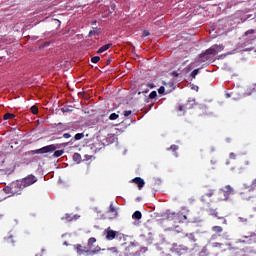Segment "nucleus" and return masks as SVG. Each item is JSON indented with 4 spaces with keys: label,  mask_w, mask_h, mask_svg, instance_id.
Masks as SVG:
<instances>
[{
    "label": "nucleus",
    "mask_w": 256,
    "mask_h": 256,
    "mask_svg": "<svg viewBox=\"0 0 256 256\" xmlns=\"http://www.w3.org/2000/svg\"><path fill=\"white\" fill-rule=\"evenodd\" d=\"M255 190H256V178L252 180L251 184L244 183L243 189L240 192V197L243 199V201H256V195H255Z\"/></svg>",
    "instance_id": "f257e3e1"
},
{
    "label": "nucleus",
    "mask_w": 256,
    "mask_h": 256,
    "mask_svg": "<svg viewBox=\"0 0 256 256\" xmlns=\"http://www.w3.org/2000/svg\"><path fill=\"white\" fill-rule=\"evenodd\" d=\"M23 189H25V187L20 180H16L9 186L4 187L3 191L6 193V195H9V197H15V195H21V193H23Z\"/></svg>",
    "instance_id": "f03ea898"
},
{
    "label": "nucleus",
    "mask_w": 256,
    "mask_h": 256,
    "mask_svg": "<svg viewBox=\"0 0 256 256\" xmlns=\"http://www.w3.org/2000/svg\"><path fill=\"white\" fill-rule=\"evenodd\" d=\"M56 150H57V146L55 144H51L36 150H30L26 152L25 155H44V153H53V151H56Z\"/></svg>",
    "instance_id": "7ed1b4c3"
},
{
    "label": "nucleus",
    "mask_w": 256,
    "mask_h": 256,
    "mask_svg": "<svg viewBox=\"0 0 256 256\" xmlns=\"http://www.w3.org/2000/svg\"><path fill=\"white\" fill-rule=\"evenodd\" d=\"M233 193H235V189L231 185H226L224 189L218 191V201H227Z\"/></svg>",
    "instance_id": "20e7f679"
},
{
    "label": "nucleus",
    "mask_w": 256,
    "mask_h": 256,
    "mask_svg": "<svg viewBox=\"0 0 256 256\" xmlns=\"http://www.w3.org/2000/svg\"><path fill=\"white\" fill-rule=\"evenodd\" d=\"M20 183H22V186L24 187V189H26V187H31V185L37 183V177H35V175L33 174H30L25 178L21 179Z\"/></svg>",
    "instance_id": "39448f33"
},
{
    "label": "nucleus",
    "mask_w": 256,
    "mask_h": 256,
    "mask_svg": "<svg viewBox=\"0 0 256 256\" xmlns=\"http://www.w3.org/2000/svg\"><path fill=\"white\" fill-rule=\"evenodd\" d=\"M223 49H225V46H223V44L217 45L214 44L212 45L210 48L206 49V55H217L218 53H221V51H223Z\"/></svg>",
    "instance_id": "423d86ee"
},
{
    "label": "nucleus",
    "mask_w": 256,
    "mask_h": 256,
    "mask_svg": "<svg viewBox=\"0 0 256 256\" xmlns=\"http://www.w3.org/2000/svg\"><path fill=\"white\" fill-rule=\"evenodd\" d=\"M168 219L170 221H174V223H181L183 221H187V216L183 215V213H172L168 215Z\"/></svg>",
    "instance_id": "0eeeda50"
},
{
    "label": "nucleus",
    "mask_w": 256,
    "mask_h": 256,
    "mask_svg": "<svg viewBox=\"0 0 256 256\" xmlns=\"http://www.w3.org/2000/svg\"><path fill=\"white\" fill-rule=\"evenodd\" d=\"M76 253L78 255H85V253H91V248L88 246H83L81 244H76L75 246Z\"/></svg>",
    "instance_id": "6e6552de"
},
{
    "label": "nucleus",
    "mask_w": 256,
    "mask_h": 256,
    "mask_svg": "<svg viewBox=\"0 0 256 256\" xmlns=\"http://www.w3.org/2000/svg\"><path fill=\"white\" fill-rule=\"evenodd\" d=\"M207 211L209 215H211L212 217H216V219L224 220V223H227V220L225 219V217L220 216L219 212H217V209L209 208Z\"/></svg>",
    "instance_id": "1a4fd4ad"
},
{
    "label": "nucleus",
    "mask_w": 256,
    "mask_h": 256,
    "mask_svg": "<svg viewBox=\"0 0 256 256\" xmlns=\"http://www.w3.org/2000/svg\"><path fill=\"white\" fill-rule=\"evenodd\" d=\"M132 183H135V185H137L139 191H141V189L145 187V180H143V178L141 177H136L132 179Z\"/></svg>",
    "instance_id": "9d476101"
},
{
    "label": "nucleus",
    "mask_w": 256,
    "mask_h": 256,
    "mask_svg": "<svg viewBox=\"0 0 256 256\" xmlns=\"http://www.w3.org/2000/svg\"><path fill=\"white\" fill-rule=\"evenodd\" d=\"M106 233H107L106 239H107L108 241H113V239H115V237H117V232L114 231V230H111L110 228H108V229L106 230Z\"/></svg>",
    "instance_id": "9b49d317"
},
{
    "label": "nucleus",
    "mask_w": 256,
    "mask_h": 256,
    "mask_svg": "<svg viewBox=\"0 0 256 256\" xmlns=\"http://www.w3.org/2000/svg\"><path fill=\"white\" fill-rule=\"evenodd\" d=\"M154 87H155V84L147 83V84H141L140 89L142 90V93H149V89H153Z\"/></svg>",
    "instance_id": "f8f14e48"
},
{
    "label": "nucleus",
    "mask_w": 256,
    "mask_h": 256,
    "mask_svg": "<svg viewBox=\"0 0 256 256\" xmlns=\"http://www.w3.org/2000/svg\"><path fill=\"white\" fill-rule=\"evenodd\" d=\"M108 213H110V219H115L119 213L117 212V209L113 206V203L110 204V208L108 210Z\"/></svg>",
    "instance_id": "ddd939ff"
},
{
    "label": "nucleus",
    "mask_w": 256,
    "mask_h": 256,
    "mask_svg": "<svg viewBox=\"0 0 256 256\" xmlns=\"http://www.w3.org/2000/svg\"><path fill=\"white\" fill-rule=\"evenodd\" d=\"M112 46H113L112 43H108V44H105V45L101 46V47L97 50L98 55H100L101 53H105V51L111 49Z\"/></svg>",
    "instance_id": "4468645a"
},
{
    "label": "nucleus",
    "mask_w": 256,
    "mask_h": 256,
    "mask_svg": "<svg viewBox=\"0 0 256 256\" xmlns=\"http://www.w3.org/2000/svg\"><path fill=\"white\" fill-rule=\"evenodd\" d=\"M5 243L8 245L15 246V237L13 235H10L9 237L4 238Z\"/></svg>",
    "instance_id": "2eb2a0df"
},
{
    "label": "nucleus",
    "mask_w": 256,
    "mask_h": 256,
    "mask_svg": "<svg viewBox=\"0 0 256 256\" xmlns=\"http://www.w3.org/2000/svg\"><path fill=\"white\" fill-rule=\"evenodd\" d=\"M195 106V99H188L187 103L184 104L185 109H193Z\"/></svg>",
    "instance_id": "dca6fc26"
},
{
    "label": "nucleus",
    "mask_w": 256,
    "mask_h": 256,
    "mask_svg": "<svg viewBox=\"0 0 256 256\" xmlns=\"http://www.w3.org/2000/svg\"><path fill=\"white\" fill-rule=\"evenodd\" d=\"M209 59H211V58L209 57L207 52H204V53L200 54V61H201V63H205V62L209 61Z\"/></svg>",
    "instance_id": "f3484780"
},
{
    "label": "nucleus",
    "mask_w": 256,
    "mask_h": 256,
    "mask_svg": "<svg viewBox=\"0 0 256 256\" xmlns=\"http://www.w3.org/2000/svg\"><path fill=\"white\" fill-rule=\"evenodd\" d=\"M179 150V146L173 144L170 146V148H167V151H173L175 153V156L177 157V151Z\"/></svg>",
    "instance_id": "a211bd4d"
},
{
    "label": "nucleus",
    "mask_w": 256,
    "mask_h": 256,
    "mask_svg": "<svg viewBox=\"0 0 256 256\" xmlns=\"http://www.w3.org/2000/svg\"><path fill=\"white\" fill-rule=\"evenodd\" d=\"M141 217H143V214H141V211H135L132 215V218L137 219V221H139Z\"/></svg>",
    "instance_id": "6ab92c4d"
},
{
    "label": "nucleus",
    "mask_w": 256,
    "mask_h": 256,
    "mask_svg": "<svg viewBox=\"0 0 256 256\" xmlns=\"http://www.w3.org/2000/svg\"><path fill=\"white\" fill-rule=\"evenodd\" d=\"M3 119H4V121H7L9 119H15V114L6 113V114H4Z\"/></svg>",
    "instance_id": "aec40b11"
},
{
    "label": "nucleus",
    "mask_w": 256,
    "mask_h": 256,
    "mask_svg": "<svg viewBox=\"0 0 256 256\" xmlns=\"http://www.w3.org/2000/svg\"><path fill=\"white\" fill-rule=\"evenodd\" d=\"M212 231L214 233H223V227H221V226H213L212 227Z\"/></svg>",
    "instance_id": "412c9836"
},
{
    "label": "nucleus",
    "mask_w": 256,
    "mask_h": 256,
    "mask_svg": "<svg viewBox=\"0 0 256 256\" xmlns=\"http://www.w3.org/2000/svg\"><path fill=\"white\" fill-rule=\"evenodd\" d=\"M73 161H76V163H81V154L74 153L73 155Z\"/></svg>",
    "instance_id": "4be33fe9"
},
{
    "label": "nucleus",
    "mask_w": 256,
    "mask_h": 256,
    "mask_svg": "<svg viewBox=\"0 0 256 256\" xmlns=\"http://www.w3.org/2000/svg\"><path fill=\"white\" fill-rule=\"evenodd\" d=\"M97 242V239L95 237H91L88 239V247L91 249L93 247V244Z\"/></svg>",
    "instance_id": "5701e85b"
},
{
    "label": "nucleus",
    "mask_w": 256,
    "mask_h": 256,
    "mask_svg": "<svg viewBox=\"0 0 256 256\" xmlns=\"http://www.w3.org/2000/svg\"><path fill=\"white\" fill-rule=\"evenodd\" d=\"M83 137H85L84 133H77L74 136L75 141H81V139H83Z\"/></svg>",
    "instance_id": "b1692460"
},
{
    "label": "nucleus",
    "mask_w": 256,
    "mask_h": 256,
    "mask_svg": "<svg viewBox=\"0 0 256 256\" xmlns=\"http://www.w3.org/2000/svg\"><path fill=\"white\" fill-rule=\"evenodd\" d=\"M30 111L33 115H37V113H39V108L36 106V105H33L31 108H30Z\"/></svg>",
    "instance_id": "393cba45"
},
{
    "label": "nucleus",
    "mask_w": 256,
    "mask_h": 256,
    "mask_svg": "<svg viewBox=\"0 0 256 256\" xmlns=\"http://www.w3.org/2000/svg\"><path fill=\"white\" fill-rule=\"evenodd\" d=\"M109 119H110V121H115V120L119 119V114H117V113H112V114L109 116Z\"/></svg>",
    "instance_id": "a878e982"
},
{
    "label": "nucleus",
    "mask_w": 256,
    "mask_h": 256,
    "mask_svg": "<svg viewBox=\"0 0 256 256\" xmlns=\"http://www.w3.org/2000/svg\"><path fill=\"white\" fill-rule=\"evenodd\" d=\"M63 153H65L64 150H56L53 154V157H61V155H63Z\"/></svg>",
    "instance_id": "bb28decb"
},
{
    "label": "nucleus",
    "mask_w": 256,
    "mask_h": 256,
    "mask_svg": "<svg viewBox=\"0 0 256 256\" xmlns=\"http://www.w3.org/2000/svg\"><path fill=\"white\" fill-rule=\"evenodd\" d=\"M246 37L248 35H256V30L255 29H250V30H247L244 34Z\"/></svg>",
    "instance_id": "cd10ccee"
},
{
    "label": "nucleus",
    "mask_w": 256,
    "mask_h": 256,
    "mask_svg": "<svg viewBox=\"0 0 256 256\" xmlns=\"http://www.w3.org/2000/svg\"><path fill=\"white\" fill-rule=\"evenodd\" d=\"M99 33H101V30H100V29L91 30V31L89 32V37H91V35H99Z\"/></svg>",
    "instance_id": "c85d7f7f"
},
{
    "label": "nucleus",
    "mask_w": 256,
    "mask_h": 256,
    "mask_svg": "<svg viewBox=\"0 0 256 256\" xmlns=\"http://www.w3.org/2000/svg\"><path fill=\"white\" fill-rule=\"evenodd\" d=\"M199 74V69H195L191 72V78L195 79V77H197V75Z\"/></svg>",
    "instance_id": "c756f323"
},
{
    "label": "nucleus",
    "mask_w": 256,
    "mask_h": 256,
    "mask_svg": "<svg viewBox=\"0 0 256 256\" xmlns=\"http://www.w3.org/2000/svg\"><path fill=\"white\" fill-rule=\"evenodd\" d=\"M98 61H101V57L94 56V57L91 58V63H97Z\"/></svg>",
    "instance_id": "7c9ffc66"
},
{
    "label": "nucleus",
    "mask_w": 256,
    "mask_h": 256,
    "mask_svg": "<svg viewBox=\"0 0 256 256\" xmlns=\"http://www.w3.org/2000/svg\"><path fill=\"white\" fill-rule=\"evenodd\" d=\"M255 92H256V88L252 87V88L247 89L246 94L251 95L252 93H255Z\"/></svg>",
    "instance_id": "2f4dec72"
},
{
    "label": "nucleus",
    "mask_w": 256,
    "mask_h": 256,
    "mask_svg": "<svg viewBox=\"0 0 256 256\" xmlns=\"http://www.w3.org/2000/svg\"><path fill=\"white\" fill-rule=\"evenodd\" d=\"M155 97H157V91H152V92L149 94V99H155Z\"/></svg>",
    "instance_id": "473e14b6"
},
{
    "label": "nucleus",
    "mask_w": 256,
    "mask_h": 256,
    "mask_svg": "<svg viewBox=\"0 0 256 256\" xmlns=\"http://www.w3.org/2000/svg\"><path fill=\"white\" fill-rule=\"evenodd\" d=\"M212 195H215V190L213 189L208 190V192L206 193V197H211Z\"/></svg>",
    "instance_id": "72a5a7b5"
},
{
    "label": "nucleus",
    "mask_w": 256,
    "mask_h": 256,
    "mask_svg": "<svg viewBox=\"0 0 256 256\" xmlns=\"http://www.w3.org/2000/svg\"><path fill=\"white\" fill-rule=\"evenodd\" d=\"M158 93L160 95H163V93H165V87L161 86L159 89H158Z\"/></svg>",
    "instance_id": "f704fd0d"
},
{
    "label": "nucleus",
    "mask_w": 256,
    "mask_h": 256,
    "mask_svg": "<svg viewBox=\"0 0 256 256\" xmlns=\"http://www.w3.org/2000/svg\"><path fill=\"white\" fill-rule=\"evenodd\" d=\"M132 111L131 110H125L124 111V117H129L131 115Z\"/></svg>",
    "instance_id": "c9c22d12"
},
{
    "label": "nucleus",
    "mask_w": 256,
    "mask_h": 256,
    "mask_svg": "<svg viewBox=\"0 0 256 256\" xmlns=\"http://www.w3.org/2000/svg\"><path fill=\"white\" fill-rule=\"evenodd\" d=\"M250 165H251V161H249V160L244 161L243 169H245V167H249Z\"/></svg>",
    "instance_id": "e433bc0d"
},
{
    "label": "nucleus",
    "mask_w": 256,
    "mask_h": 256,
    "mask_svg": "<svg viewBox=\"0 0 256 256\" xmlns=\"http://www.w3.org/2000/svg\"><path fill=\"white\" fill-rule=\"evenodd\" d=\"M151 35L148 30L143 31V37H149Z\"/></svg>",
    "instance_id": "4c0bfd02"
},
{
    "label": "nucleus",
    "mask_w": 256,
    "mask_h": 256,
    "mask_svg": "<svg viewBox=\"0 0 256 256\" xmlns=\"http://www.w3.org/2000/svg\"><path fill=\"white\" fill-rule=\"evenodd\" d=\"M63 137H64V139H70L71 134H69V133H64V134H63Z\"/></svg>",
    "instance_id": "58836bf2"
},
{
    "label": "nucleus",
    "mask_w": 256,
    "mask_h": 256,
    "mask_svg": "<svg viewBox=\"0 0 256 256\" xmlns=\"http://www.w3.org/2000/svg\"><path fill=\"white\" fill-rule=\"evenodd\" d=\"M229 157H230V159H235L237 157V155H235V153L231 152L229 154Z\"/></svg>",
    "instance_id": "ea45409f"
},
{
    "label": "nucleus",
    "mask_w": 256,
    "mask_h": 256,
    "mask_svg": "<svg viewBox=\"0 0 256 256\" xmlns=\"http://www.w3.org/2000/svg\"><path fill=\"white\" fill-rule=\"evenodd\" d=\"M178 110H179V111H185V104H184V105H180V106L178 107Z\"/></svg>",
    "instance_id": "a19ab883"
},
{
    "label": "nucleus",
    "mask_w": 256,
    "mask_h": 256,
    "mask_svg": "<svg viewBox=\"0 0 256 256\" xmlns=\"http://www.w3.org/2000/svg\"><path fill=\"white\" fill-rule=\"evenodd\" d=\"M240 221H242V223H245L247 219H243L242 217H240Z\"/></svg>",
    "instance_id": "79ce46f5"
},
{
    "label": "nucleus",
    "mask_w": 256,
    "mask_h": 256,
    "mask_svg": "<svg viewBox=\"0 0 256 256\" xmlns=\"http://www.w3.org/2000/svg\"><path fill=\"white\" fill-rule=\"evenodd\" d=\"M245 51H253V48H246Z\"/></svg>",
    "instance_id": "37998d69"
},
{
    "label": "nucleus",
    "mask_w": 256,
    "mask_h": 256,
    "mask_svg": "<svg viewBox=\"0 0 256 256\" xmlns=\"http://www.w3.org/2000/svg\"><path fill=\"white\" fill-rule=\"evenodd\" d=\"M62 111H63V113H67V111H69V110L62 109Z\"/></svg>",
    "instance_id": "c03bdc74"
},
{
    "label": "nucleus",
    "mask_w": 256,
    "mask_h": 256,
    "mask_svg": "<svg viewBox=\"0 0 256 256\" xmlns=\"http://www.w3.org/2000/svg\"><path fill=\"white\" fill-rule=\"evenodd\" d=\"M256 39V35L252 38V40H255Z\"/></svg>",
    "instance_id": "a18cd8bd"
},
{
    "label": "nucleus",
    "mask_w": 256,
    "mask_h": 256,
    "mask_svg": "<svg viewBox=\"0 0 256 256\" xmlns=\"http://www.w3.org/2000/svg\"><path fill=\"white\" fill-rule=\"evenodd\" d=\"M174 75H176V77H177V73L176 72H174Z\"/></svg>",
    "instance_id": "49530a36"
},
{
    "label": "nucleus",
    "mask_w": 256,
    "mask_h": 256,
    "mask_svg": "<svg viewBox=\"0 0 256 256\" xmlns=\"http://www.w3.org/2000/svg\"><path fill=\"white\" fill-rule=\"evenodd\" d=\"M3 201V198H0V202Z\"/></svg>",
    "instance_id": "de8ad7c7"
},
{
    "label": "nucleus",
    "mask_w": 256,
    "mask_h": 256,
    "mask_svg": "<svg viewBox=\"0 0 256 256\" xmlns=\"http://www.w3.org/2000/svg\"><path fill=\"white\" fill-rule=\"evenodd\" d=\"M182 251H186L185 248H183Z\"/></svg>",
    "instance_id": "09e8293b"
},
{
    "label": "nucleus",
    "mask_w": 256,
    "mask_h": 256,
    "mask_svg": "<svg viewBox=\"0 0 256 256\" xmlns=\"http://www.w3.org/2000/svg\"><path fill=\"white\" fill-rule=\"evenodd\" d=\"M255 87H256V84H255Z\"/></svg>",
    "instance_id": "8fccbe9b"
}]
</instances>
